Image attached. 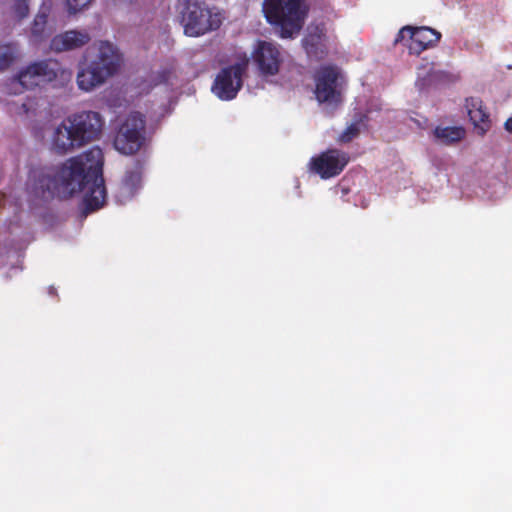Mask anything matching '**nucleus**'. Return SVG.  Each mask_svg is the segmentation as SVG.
Returning <instances> with one entry per match:
<instances>
[{
  "instance_id": "1",
  "label": "nucleus",
  "mask_w": 512,
  "mask_h": 512,
  "mask_svg": "<svg viewBox=\"0 0 512 512\" xmlns=\"http://www.w3.org/2000/svg\"><path fill=\"white\" fill-rule=\"evenodd\" d=\"M103 165V152L95 146L59 166L31 169L27 188L35 197L45 200L84 192V213L89 214L103 207L106 201Z\"/></svg>"
},
{
  "instance_id": "2",
  "label": "nucleus",
  "mask_w": 512,
  "mask_h": 512,
  "mask_svg": "<svg viewBox=\"0 0 512 512\" xmlns=\"http://www.w3.org/2000/svg\"><path fill=\"white\" fill-rule=\"evenodd\" d=\"M104 119L95 111H81L64 118L50 137L51 150L65 155L98 139Z\"/></svg>"
},
{
  "instance_id": "3",
  "label": "nucleus",
  "mask_w": 512,
  "mask_h": 512,
  "mask_svg": "<svg viewBox=\"0 0 512 512\" xmlns=\"http://www.w3.org/2000/svg\"><path fill=\"white\" fill-rule=\"evenodd\" d=\"M121 61V54L112 43L100 41L97 56L77 73L78 87L89 92L101 86L117 73Z\"/></svg>"
},
{
  "instance_id": "4",
  "label": "nucleus",
  "mask_w": 512,
  "mask_h": 512,
  "mask_svg": "<svg viewBox=\"0 0 512 512\" xmlns=\"http://www.w3.org/2000/svg\"><path fill=\"white\" fill-rule=\"evenodd\" d=\"M304 0H265L263 12L267 21L280 29L282 38L292 37L302 28L306 11Z\"/></svg>"
},
{
  "instance_id": "5",
  "label": "nucleus",
  "mask_w": 512,
  "mask_h": 512,
  "mask_svg": "<svg viewBox=\"0 0 512 512\" xmlns=\"http://www.w3.org/2000/svg\"><path fill=\"white\" fill-rule=\"evenodd\" d=\"M220 12H213L205 3L188 2L182 16L184 33L198 37L217 30L222 24Z\"/></svg>"
},
{
  "instance_id": "6",
  "label": "nucleus",
  "mask_w": 512,
  "mask_h": 512,
  "mask_svg": "<svg viewBox=\"0 0 512 512\" xmlns=\"http://www.w3.org/2000/svg\"><path fill=\"white\" fill-rule=\"evenodd\" d=\"M145 128V116L140 112H131L116 133L115 148L125 155H133L138 152L145 141Z\"/></svg>"
},
{
  "instance_id": "7",
  "label": "nucleus",
  "mask_w": 512,
  "mask_h": 512,
  "mask_svg": "<svg viewBox=\"0 0 512 512\" xmlns=\"http://www.w3.org/2000/svg\"><path fill=\"white\" fill-rule=\"evenodd\" d=\"M248 64V59L244 58L222 68L212 84V92L223 101H230L236 98L243 86V76L247 72Z\"/></svg>"
},
{
  "instance_id": "8",
  "label": "nucleus",
  "mask_w": 512,
  "mask_h": 512,
  "mask_svg": "<svg viewBox=\"0 0 512 512\" xmlns=\"http://www.w3.org/2000/svg\"><path fill=\"white\" fill-rule=\"evenodd\" d=\"M340 71L336 66H321L315 73V97L319 103L338 105L342 101Z\"/></svg>"
},
{
  "instance_id": "9",
  "label": "nucleus",
  "mask_w": 512,
  "mask_h": 512,
  "mask_svg": "<svg viewBox=\"0 0 512 512\" xmlns=\"http://www.w3.org/2000/svg\"><path fill=\"white\" fill-rule=\"evenodd\" d=\"M61 71V64L55 59H45L31 63L18 74V83L25 89L54 81Z\"/></svg>"
},
{
  "instance_id": "10",
  "label": "nucleus",
  "mask_w": 512,
  "mask_h": 512,
  "mask_svg": "<svg viewBox=\"0 0 512 512\" xmlns=\"http://www.w3.org/2000/svg\"><path fill=\"white\" fill-rule=\"evenodd\" d=\"M406 37H408L409 53L419 55L424 50L434 47L439 42L441 33L426 26L413 27L407 25L398 31L394 44L404 41Z\"/></svg>"
},
{
  "instance_id": "11",
  "label": "nucleus",
  "mask_w": 512,
  "mask_h": 512,
  "mask_svg": "<svg viewBox=\"0 0 512 512\" xmlns=\"http://www.w3.org/2000/svg\"><path fill=\"white\" fill-rule=\"evenodd\" d=\"M349 160L348 153L336 148L328 149L311 159L310 168L322 179H329L339 175Z\"/></svg>"
},
{
  "instance_id": "12",
  "label": "nucleus",
  "mask_w": 512,
  "mask_h": 512,
  "mask_svg": "<svg viewBox=\"0 0 512 512\" xmlns=\"http://www.w3.org/2000/svg\"><path fill=\"white\" fill-rule=\"evenodd\" d=\"M260 75L275 76L283 63V54L279 45L260 40L252 54Z\"/></svg>"
},
{
  "instance_id": "13",
  "label": "nucleus",
  "mask_w": 512,
  "mask_h": 512,
  "mask_svg": "<svg viewBox=\"0 0 512 512\" xmlns=\"http://www.w3.org/2000/svg\"><path fill=\"white\" fill-rule=\"evenodd\" d=\"M90 40L91 36L85 30H68L51 39L50 49L54 52L71 51L85 46Z\"/></svg>"
},
{
  "instance_id": "14",
  "label": "nucleus",
  "mask_w": 512,
  "mask_h": 512,
  "mask_svg": "<svg viewBox=\"0 0 512 512\" xmlns=\"http://www.w3.org/2000/svg\"><path fill=\"white\" fill-rule=\"evenodd\" d=\"M465 106L474 127L479 130L481 135L485 134L490 128V119L482 100L478 97L467 98Z\"/></svg>"
},
{
  "instance_id": "15",
  "label": "nucleus",
  "mask_w": 512,
  "mask_h": 512,
  "mask_svg": "<svg viewBox=\"0 0 512 512\" xmlns=\"http://www.w3.org/2000/svg\"><path fill=\"white\" fill-rule=\"evenodd\" d=\"M302 43L310 58L321 60L328 53L325 43V34L318 27L315 28L313 32H309L302 40Z\"/></svg>"
},
{
  "instance_id": "16",
  "label": "nucleus",
  "mask_w": 512,
  "mask_h": 512,
  "mask_svg": "<svg viewBox=\"0 0 512 512\" xmlns=\"http://www.w3.org/2000/svg\"><path fill=\"white\" fill-rule=\"evenodd\" d=\"M465 134V129L459 126H437L433 131L435 141L446 146L460 142Z\"/></svg>"
},
{
  "instance_id": "17",
  "label": "nucleus",
  "mask_w": 512,
  "mask_h": 512,
  "mask_svg": "<svg viewBox=\"0 0 512 512\" xmlns=\"http://www.w3.org/2000/svg\"><path fill=\"white\" fill-rule=\"evenodd\" d=\"M49 8L41 7L36 14L30 29V39L34 44H39L48 37L46 26L48 22Z\"/></svg>"
},
{
  "instance_id": "18",
  "label": "nucleus",
  "mask_w": 512,
  "mask_h": 512,
  "mask_svg": "<svg viewBox=\"0 0 512 512\" xmlns=\"http://www.w3.org/2000/svg\"><path fill=\"white\" fill-rule=\"evenodd\" d=\"M142 182V165L137 161L133 168L125 172L122 180V187L129 195H133L141 186Z\"/></svg>"
},
{
  "instance_id": "19",
  "label": "nucleus",
  "mask_w": 512,
  "mask_h": 512,
  "mask_svg": "<svg viewBox=\"0 0 512 512\" xmlns=\"http://www.w3.org/2000/svg\"><path fill=\"white\" fill-rule=\"evenodd\" d=\"M367 120L365 114H358L354 117V120L349 124L346 129L338 136L337 142L340 144H348L356 139L361 132L362 126H364Z\"/></svg>"
},
{
  "instance_id": "20",
  "label": "nucleus",
  "mask_w": 512,
  "mask_h": 512,
  "mask_svg": "<svg viewBox=\"0 0 512 512\" xmlns=\"http://www.w3.org/2000/svg\"><path fill=\"white\" fill-rule=\"evenodd\" d=\"M18 56V47L14 43L0 45V71L9 68Z\"/></svg>"
},
{
  "instance_id": "21",
  "label": "nucleus",
  "mask_w": 512,
  "mask_h": 512,
  "mask_svg": "<svg viewBox=\"0 0 512 512\" xmlns=\"http://www.w3.org/2000/svg\"><path fill=\"white\" fill-rule=\"evenodd\" d=\"M11 14L16 21L25 19L29 15V0H14Z\"/></svg>"
},
{
  "instance_id": "22",
  "label": "nucleus",
  "mask_w": 512,
  "mask_h": 512,
  "mask_svg": "<svg viewBox=\"0 0 512 512\" xmlns=\"http://www.w3.org/2000/svg\"><path fill=\"white\" fill-rule=\"evenodd\" d=\"M92 0H67L68 12L76 14L90 5Z\"/></svg>"
},
{
  "instance_id": "23",
  "label": "nucleus",
  "mask_w": 512,
  "mask_h": 512,
  "mask_svg": "<svg viewBox=\"0 0 512 512\" xmlns=\"http://www.w3.org/2000/svg\"><path fill=\"white\" fill-rule=\"evenodd\" d=\"M504 126H505V129H506L508 132L512 133V117H510V118H508V119L506 120V122H505Z\"/></svg>"
},
{
  "instance_id": "24",
  "label": "nucleus",
  "mask_w": 512,
  "mask_h": 512,
  "mask_svg": "<svg viewBox=\"0 0 512 512\" xmlns=\"http://www.w3.org/2000/svg\"><path fill=\"white\" fill-rule=\"evenodd\" d=\"M341 191H342V194H343V195H346V194H348L349 189H348V188H345V187H342V188H341Z\"/></svg>"
}]
</instances>
